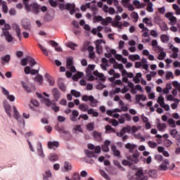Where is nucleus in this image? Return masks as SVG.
<instances>
[{"mask_svg": "<svg viewBox=\"0 0 180 180\" xmlns=\"http://www.w3.org/2000/svg\"><path fill=\"white\" fill-rule=\"evenodd\" d=\"M146 11L147 12H150V13H153V12H154V8H153V3L148 4Z\"/></svg>", "mask_w": 180, "mask_h": 180, "instance_id": "37998d69", "label": "nucleus"}, {"mask_svg": "<svg viewBox=\"0 0 180 180\" xmlns=\"http://www.w3.org/2000/svg\"><path fill=\"white\" fill-rule=\"evenodd\" d=\"M89 44H91V42L86 41L84 44L83 47L81 49V51L84 52L86 51L88 49V47H89Z\"/></svg>", "mask_w": 180, "mask_h": 180, "instance_id": "a18cd8bd", "label": "nucleus"}, {"mask_svg": "<svg viewBox=\"0 0 180 180\" xmlns=\"http://www.w3.org/2000/svg\"><path fill=\"white\" fill-rule=\"evenodd\" d=\"M12 27H13V30L15 31V33H16L18 37H19V39L20 40V36H22L20 27L19 25H18V24H13Z\"/></svg>", "mask_w": 180, "mask_h": 180, "instance_id": "4468645a", "label": "nucleus"}, {"mask_svg": "<svg viewBox=\"0 0 180 180\" xmlns=\"http://www.w3.org/2000/svg\"><path fill=\"white\" fill-rule=\"evenodd\" d=\"M132 133H136V131H139V130H141V126H133L131 127Z\"/></svg>", "mask_w": 180, "mask_h": 180, "instance_id": "e2e57ef3", "label": "nucleus"}, {"mask_svg": "<svg viewBox=\"0 0 180 180\" xmlns=\"http://www.w3.org/2000/svg\"><path fill=\"white\" fill-rule=\"evenodd\" d=\"M79 109L82 112H88L89 109H88V105L86 104L82 103L79 105Z\"/></svg>", "mask_w": 180, "mask_h": 180, "instance_id": "a878e982", "label": "nucleus"}, {"mask_svg": "<svg viewBox=\"0 0 180 180\" xmlns=\"http://www.w3.org/2000/svg\"><path fill=\"white\" fill-rule=\"evenodd\" d=\"M93 75L95 77L100 78V79L102 81V82H105L106 81V79L105 78V75H103V73H101V72H98V70H95L93 72Z\"/></svg>", "mask_w": 180, "mask_h": 180, "instance_id": "2eb2a0df", "label": "nucleus"}, {"mask_svg": "<svg viewBox=\"0 0 180 180\" xmlns=\"http://www.w3.org/2000/svg\"><path fill=\"white\" fill-rule=\"evenodd\" d=\"M157 129L159 130V131H164L165 129H167V124L158 122L157 124Z\"/></svg>", "mask_w": 180, "mask_h": 180, "instance_id": "a211bd4d", "label": "nucleus"}, {"mask_svg": "<svg viewBox=\"0 0 180 180\" xmlns=\"http://www.w3.org/2000/svg\"><path fill=\"white\" fill-rule=\"evenodd\" d=\"M175 169V163L169 161L168 159H165L162 160L160 165L158 167L159 171H174Z\"/></svg>", "mask_w": 180, "mask_h": 180, "instance_id": "f03ea898", "label": "nucleus"}, {"mask_svg": "<svg viewBox=\"0 0 180 180\" xmlns=\"http://www.w3.org/2000/svg\"><path fill=\"white\" fill-rule=\"evenodd\" d=\"M66 68L68 70H70V71H71V72H75L77 71V69H75V66L74 65V64L67 65Z\"/></svg>", "mask_w": 180, "mask_h": 180, "instance_id": "a19ab883", "label": "nucleus"}, {"mask_svg": "<svg viewBox=\"0 0 180 180\" xmlns=\"http://www.w3.org/2000/svg\"><path fill=\"white\" fill-rule=\"evenodd\" d=\"M167 122H168V124H169V126H171L173 128L176 127V125L175 124V120L172 118L169 119Z\"/></svg>", "mask_w": 180, "mask_h": 180, "instance_id": "6e6d98bb", "label": "nucleus"}, {"mask_svg": "<svg viewBox=\"0 0 180 180\" xmlns=\"http://www.w3.org/2000/svg\"><path fill=\"white\" fill-rule=\"evenodd\" d=\"M13 109L14 112L13 117H15L16 120H19L20 119V114H19V112L16 110V107L13 106Z\"/></svg>", "mask_w": 180, "mask_h": 180, "instance_id": "5701e85b", "label": "nucleus"}, {"mask_svg": "<svg viewBox=\"0 0 180 180\" xmlns=\"http://www.w3.org/2000/svg\"><path fill=\"white\" fill-rule=\"evenodd\" d=\"M79 116V112L77 110H72V115H70V119L72 122H77V117Z\"/></svg>", "mask_w": 180, "mask_h": 180, "instance_id": "9d476101", "label": "nucleus"}, {"mask_svg": "<svg viewBox=\"0 0 180 180\" xmlns=\"http://www.w3.org/2000/svg\"><path fill=\"white\" fill-rule=\"evenodd\" d=\"M50 161H53V162L58 160V156L57 155L51 154L49 156Z\"/></svg>", "mask_w": 180, "mask_h": 180, "instance_id": "49530a36", "label": "nucleus"}, {"mask_svg": "<svg viewBox=\"0 0 180 180\" xmlns=\"http://www.w3.org/2000/svg\"><path fill=\"white\" fill-rule=\"evenodd\" d=\"M161 108H163V109H165V110H166V112H169L170 108H169V105L166 104L165 103L162 104V105H160Z\"/></svg>", "mask_w": 180, "mask_h": 180, "instance_id": "69168bd1", "label": "nucleus"}, {"mask_svg": "<svg viewBox=\"0 0 180 180\" xmlns=\"http://www.w3.org/2000/svg\"><path fill=\"white\" fill-rule=\"evenodd\" d=\"M22 88H24L26 92H27L28 94L32 93V89L29 86H27V84H26V82H22Z\"/></svg>", "mask_w": 180, "mask_h": 180, "instance_id": "bb28decb", "label": "nucleus"}, {"mask_svg": "<svg viewBox=\"0 0 180 180\" xmlns=\"http://www.w3.org/2000/svg\"><path fill=\"white\" fill-rule=\"evenodd\" d=\"M51 172L50 170H47L45 172V174H44V179H47V178H51Z\"/></svg>", "mask_w": 180, "mask_h": 180, "instance_id": "052dcab7", "label": "nucleus"}, {"mask_svg": "<svg viewBox=\"0 0 180 180\" xmlns=\"http://www.w3.org/2000/svg\"><path fill=\"white\" fill-rule=\"evenodd\" d=\"M160 39L162 43H167V41H169V38L167 37V34L161 35Z\"/></svg>", "mask_w": 180, "mask_h": 180, "instance_id": "e433bc0d", "label": "nucleus"}, {"mask_svg": "<svg viewBox=\"0 0 180 180\" xmlns=\"http://www.w3.org/2000/svg\"><path fill=\"white\" fill-rule=\"evenodd\" d=\"M103 19V18H102V16H101V15H98V16L95 15L94 17V22L95 23H96V22H102Z\"/></svg>", "mask_w": 180, "mask_h": 180, "instance_id": "bf43d9fd", "label": "nucleus"}, {"mask_svg": "<svg viewBox=\"0 0 180 180\" xmlns=\"http://www.w3.org/2000/svg\"><path fill=\"white\" fill-rule=\"evenodd\" d=\"M88 148L89 150H94V152L86 150L84 151L86 155L85 161L89 162V164H94V160H89V158H98V155H96V154H99L101 153V147L99 146L95 147V146L89 144L88 145Z\"/></svg>", "mask_w": 180, "mask_h": 180, "instance_id": "f257e3e1", "label": "nucleus"}, {"mask_svg": "<svg viewBox=\"0 0 180 180\" xmlns=\"http://www.w3.org/2000/svg\"><path fill=\"white\" fill-rule=\"evenodd\" d=\"M125 148H127V150H129V153H134V149L137 148V145L128 143L125 144Z\"/></svg>", "mask_w": 180, "mask_h": 180, "instance_id": "ddd939ff", "label": "nucleus"}, {"mask_svg": "<svg viewBox=\"0 0 180 180\" xmlns=\"http://www.w3.org/2000/svg\"><path fill=\"white\" fill-rule=\"evenodd\" d=\"M73 180H81V176L79 174L75 173L72 176Z\"/></svg>", "mask_w": 180, "mask_h": 180, "instance_id": "774afa93", "label": "nucleus"}, {"mask_svg": "<svg viewBox=\"0 0 180 180\" xmlns=\"http://www.w3.org/2000/svg\"><path fill=\"white\" fill-rule=\"evenodd\" d=\"M52 95L53 96V98L56 99V102L58 101L60 98H61V93H60V91L56 88L52 89Z\"/></svg>", "mask_w": 180, "mask_h": 180, "instance_id": "f8f14e48", "label": "nucleus"}, {"mask_svg": "<svg viewBox=\"0 0 180 180\" xmlns=\"http://www.w3.org/2000/svg\"><path fill=\"white\" fill-rule=\"evenodd\" d=\"M109 123H112V126H114L115 127H116V126H119V122H117V120L112 119L110 120V121H108Z\"/></svg>", "mask_w": 180, "mask_h": 180, "instance_id": "0e129e2a", "label": "nucleus"}, {"mask_svg": "<svg viewBox=\"0 0 180 180\" xmlns=\"http://www.w3.org/2000/svg\"><path fill=\"white\" fill-rule=\"evenodd\" d=\"M64 168L65 171H71V169H72V165H71L70 162H65Z\"/></svg>", "mask_w": 180, "mask_h": 180, "instance_id": "c85d7f7f", "label": "nucleus"}, {"mask_svg": "<svg viewBox=\"0 0 180 180\" xmlns=\"http://www.w3.org/2000/svg\"><path fill=\"white\" fill-rule=\"evenodd\" d=\"M130 129H131L130 126L123 127L122 129V133H124H124H129L130 131Z\"/></svg>", "mask_w": 180, "mask_h": 180, "instance_id": "338daca9", "label": "nucleus"}, {"mask_svg": "<svg viewBox=\"0 0 180 180\" xmlns=\"http://www.w3.org/2000/svg\"><path fill=\"white\" fill-rule=\"evenodd\" d=\"M39 48L41 49V51H43L44 54H45V56H49V52L47 51L46 47L43 46L41 44H39Z\"/></svg>", "mask_w": 180, "mask_h": 180, "instance_id": "680f3d73", "label": "nucleus"}, {"mask_svg": "<svg viewBox=\"0 0 180 180\" xmlns=\"http://www.w3.org/2000/svg\"><path fill=\"white\" fill-rule=\"evenodd\" d=\"M82 101L83 102H89L90 103V106L92 108H96L98 103H99V101L96 98L94 97V96H88V95H84L82 97Z\"/></svg>", "mask_w": 180, "mask_h": 180, "instance_id": "7ed1b4c3", "label": "nucleus"}, {"mask_svg": "<svg viewBox=\"0 0 180 180\" xmlns=\"http://www.w3.org/2000/svg\"><path fill=\"white\" fill-rule=\"evenodd\" d=\"M148 146L150 148H157V143L155 142H153L151 141H149L148 142Z\"/></svg>", "mask_w": 180, "mask_h": 180, "instance_id": "13d9d810", "label": "nucleus"}, {"mask_svg": "<svg viewBox=\"0 0 180 180\" xmlns=\"http://www.w3.org/2000/svg\"><path fill=\"white\" fill-rule=\"evenodd\" d=\"M160 28L161 29V30H162V32H167V30H168V26L165 22H162L160 24Z\"/></svg>", "mask_w": 180, "mask_h": 180, "instance_id": "c756f323", "label": "nucleus"}, {"mask_svg": "<svg viewBox=\"0 0 180 180\" xmlns=\"http://www.w3.org/2000/svg\"><path fill=\"white\" fill-rule=\"evenodd\" d=\"M157 102L160 106L164 105V103H165V102H164V97L162 96H160L158 98Z\"/></svg>", "mask_w": 180, "mask_h": 180, "instance_id": "603ef678", "label": "nucleus"}, {"mask_svg": "<svg viewBox=\"0 0 180 180\" xmlns=\"http://www.w3.org/2000/svg\"><path fill=\"white\" fill-rule=\"evenodd\" d=\"M65 9H66L67 11H70V9H72L73 8H75V4H70L68 3L64 6Z\"/></svg>", "mask_w": 180, "mask_h": 180, "instance_id": "58836bf2", "label": "nucleus"}, {"mask_svg": "<svg viewBox=\"0 0 180 180\" xmlns=\"http://www.w3.org/2000/svg\"><path fill=\"white\" fill-rule=\"evenodd\" d=\"M32 9L34 13H36V15H39V13L40 12V6L37 4V3H33L32 4Z\"/></svg>", "mask_w": 180, "mask_h": 180, "instance_id": "f3484780", "label": "nucleus"}, {"mask_svg": "<svg viewBox=\"0 0 180 180\" xmlns=\"http://www.w3.org/2000/svg\"><path fill=\"white\" fill-rule=\"evenodd\" d=\"M105 131H109L110 133H116V130L112 128L110 125L105 126Z\"/></svg>", "mask_w": 180, "mask_h": 180, "instance_id": "09e8293b", "label": "nucleus"}, {"mask_svg": "<svg viewBox=\"0 0 180 180\" xmlns=\"http://www.w3.org/2000/svg\"><path fill=\"white\" fill-rule=\"evenodd\" d=\"M2 36H4L8 43H12L13 41V37L12 36V34H11V33H9V31L3 29V34H1V37Z\"/></svg>", "mask_w": 180, "mask_h": 180, "instance_id": "423d86ee", "label": "nucleus"}, {"mask_svg": "<svg viewBox=\"0 0 180 180\" xmlns=\"http://www.w3.org/2000/svg\"><path fill=\"white\" fill-rule=\"evenodd\" d=\"M86 77H88L89 81H95V79H98V78H96L92 75V72L91 71H86Z\"/></svg>", "mask_w": 180, "mask_h": 180, "instance_id": "393cba45", "label": "nucleus"}, {"mask_svg": "<svg viewBox=\"0 0 180 180\" xmlns=\"http://www.w3.org/2000/svg\"><path fill=\"white\" fill-rule=\"evenodd\" d=\"M4 109L6 112L7 115H8L9 117H12V115L11 114V112H12V108L11 107V105L5 104Z\"/></svg>", "mask_w": 180, "mask_h": 180, "instance_id": "4be33fe9", "label": "nucleus"}, {"mask_svg": "<svg viewBox=\"0 0 180 180\" xmlns=\"http://www.w3.org/2000/svg\"><path fill=\"white\" fill-rule=\"evenodd\" d=\"M70 93H71V95H72L75 98H79V96H81V93L79 91H77V90H71Z\"/></svg>", "mask_w": 180, "mask_h": 180, "instance_id": "c03bdc74", "label": "nucleus"}, {"mask_svg": "<svg viewBox=\"0 0 180 180\" xmlns=\"http://www.w3.org/2000/svg\"><path fill=\"white\" fill-rule=\"evenodd\" d=\"M27 63H29L28 56L21 60V65H22V67H26V65H27Z\"/></svg>", "mask_w": 180, "mask_h": 180, "instance_id": "5fc2aeb1", "label": "nucleus"}, {"mask_svg": "<svg viewBox=\"0 0 180 180\" xmlns=\"http://www.w3.org/2000/svg\"><path fill=\"white\" fill-rule=\"evenodd\" d=\"M165 18H167L169 20L172 25H176V17L174 16V14H172V13H167L165 14Z\"/></svg>", "mask_w": 180, "mask_h": 180, "instance_id": "0eeeda50", "label": "nucleus"}, {"mask_svg": "<svg viewBox=\"0 0 180 180\" xmlns=\"http://www.w3.org/2000/svg\"><path fill=\"white\" fill-rule=\"evenodd\" d=\"M28 63H30V66L32 67V68H33V67H34V65L37 64V62H36V60L30 56H28Z\"/></svg>", "mask_w": 180, "mask_h": 180, "instance_id": "2f4dec72", "label": "nucleus"}, {"mask_svg": "<svg viewBox=\"0 0 180 180\" xmlns=\"http://www.w3.org/2000/svg\"><path fill=\"white\" fill-rule=\"evenodd\" d=\"M143 22L147 25L148 26H153V22L148 18H145L143 19Z\"/></svg>", "mask_w": 180, "mask_h": 180, "instance_id": "3c124183", "label": "nucleus"}, {"mask_svg": "<svg viewBox=\"0 0 180 180\" xmlns=\"http://www.w3.org/2000/svg\"><path fill=\"white\" fill-rule=\"evenodd\" d=\"M129 60H131V61H136L137 60H140V55L135 54V55H129L128 56Z\"/></svg>", "mask_w": 180, "mask_h": 180, "instance_id": "b1692460", "label": "nucleus"}, {"mask_svg": "<svg viewBox=\"0 0 180 180\" xmlns=\"http://www.w3.org/2000/svg\"><path fill=\"white\" fill-rule=\"evenodd\" d=\"M37 151L39 157H44V153H43V148H41V143L39 144V148L37 149Z\"/></svg>", "mask_w": 180, "mask_h": 180, "instance_id": "4d7b16f0", "label": "nucleus"}, {"mask_svg": "<svg viewBox=\"0 0 180 180\" xmlns=\"http://www.w3.org/2000/svg\"><path fill=\"white\" fill-rule=\"evenodd\" d=\"M172 8L175 11L176 15H180V8L178 4H173Z\"/></svg>", "mask_w": 180, "mask_h": 180, "instance_id": "ea45409f", "label": "nucleus"}, {"mask_svg": "<svg viewBox=\"0 0 180 180\" xmlns=\"http://www.w3.org/2000/svg\"><path fill=\"white\" fill-rule=\"evenodd\" d=\"M111 150L112 151L115 157H120V151L117 150L116 146L113 145L111 146Z\"/></svg>", "mask_w": 180, "mask_h": 180, "instance_id": "6ab92c4d", "label": "nucleus"}, {"mask_svg": "<svg viewBox=\"0 0 180 180\" xmlns=\"http://www.w3.org/2000/svg\"><path fill=\"white\" fill-rule=\"evenodd\" d=\"M47 82H49V84L51 86H54V84H56V82L54 81V78H53L51 77H49L47 78Z\"/></svg>", "mask_w": 180, "mask_h": 180, "instance_id": "de8ad7c7", "label": "nucleus"}, {"mask_svg": "<svg viewBox=\"0 0 180 180\" xmlns=\"http://www.w3.org/2000/svg\"><path fill=\"white\" fill-rule=\"evenodd\" d=\"M165 57H167V53L165 51H161L158 56V60H160L161 61L164 60Z\"/></svg>", "mask_w": 180, "mask_h": 180, "instance_id": "473e14b6", "label": "nucleus"}, {"mask_svg": "<svg viewBox=\"0 0 180 180\" xmlns=\"http://www.w3.org/2000/svg\"><path fill=\"white\" fill-rule=\"evenodd\" d=\"M60 146V143L58 141H49L48 142V148L50 150H56V148H58Z\"/></svg>", "mask_w": 180, "mask_h": 180, "instance_id": "9b49d317", "label": "nucleus"}, {"mask_svg": "<svg viewBox=\"0 0 180 180\" xmlns=\"http://www.w3.org/2000/svg\"><path fill=\"white\" fill-rule=\"evenodd\" d=\"M35 82H39V84H43V76L37 75L34 78Z\"/></svg>", "mask_w": 180, "mask_h": 180, "instance_id": "7c9ffc66", "label": "nucleus"}, {"mask_svg": "<svg viewBox=\"0 0 180 180\" xmlns=\"http://www.w3.org/2000/svg\"><path fill=\"white\" fill-rule=\"evenodd\" d=\"M2 62L1 63L5 65V63H9L11 60V56L10 55H6L5 56L1 57Z\"/></svg>", "mask_w": 180, "mask_h": 180, "instance_id": "cd10ccee", "label": "nucleus"}, {"mask_svg": "<svg viewBox=\"0 0 180 180\" xmlns=\"http://www.w3.org/2000/svg\"><path fill=\"white\" fill-rule=\"evenodd\" d=\"M148 174L149 175L150 178L155 179L157 178V176H158V174H157V170L155 169L149 170L148 172Z\"/></svg>", "mask_w": 180, "mask_h": 180, "instance_id": "412c9836", "label": "nucleus"}, {"mask_svg": "<svg viewBox=\"0 0 180 180\" xmlns=\"http://www.w3.org/2000/svg\"><path fill=\"white\" fill-rule=\"evenodd\" d=\"M1 89L4 95L6 96L7 99H8L10 102H13L15 101V96H13V95H10L9 91L6 90V89H5L4 87H1Z\"/></svg>", "mask_w": 180, "mask_h": 180, "instance_id": "6e6552de", "label": "nucleus"}, {"mask_svg": "<svg viewBox=\"0 0 180 180\" xmlns=\"http://www.w3.org/2000/svg\"><path fill=\"white\" fill-rule=\"evenodd\" d=\"M88 115H91L93 117H98L99 116V112L95 111L94 108H89L87 111Z\"/></svg>", "mask_w": 180, "mask_h": 180, "instance_id": "aec40b11", "label": "nucleus"}, {"mask_svg": "<svg viewBox=\"0 0 180 180\" xmlns=\"http://www.w3.org/2000/svg\"><path fill=\"white\" fill-rule=\"evenodd\" d=\"M67 47L69 49H71V50H75V47H78V45L76 44H74L72 42H69L66 44Z\"/></svg>", "mask_w": 180, "mask_h": 180, "instance_id": "4c0bfd02", "label": "nucleus"}, {"mask_svg": "<svg viewBox=\"0 0 180 180\" xmlns=\"http://www.w3.org/2000/svg\"><path fill=\"white\" fill-rule=\"evenodd\" d=\"M109 146H110V141H105L104 144L101 147L103 153H109Z\"/></svg>", "mask_w": 180, "mask_h": 180, "instance_id": "dca6fc26", "label": "nucleus"}, {"mask_svg": "<svg viewBox=\"0 0 180 180\" xmlns=\"http://www.w3.org/2000/svg\"><path fill=\"white\" fill-rule=\"evenodd\" d=\"M135 175L136 180H148V176L144 174L143 169H139Z\"/></svg>", "mask_w": 180, "mask_h": 180, "instance_id": "39448f33", "label": "nucleus"}, {"mask_svg": "<svg viewBox=\"0 0 180 180\" xmlns=\"http://www.w3.org/2000/svg\"><path fill=\"white\" fill-rule=\"evenodd\" d=\"M94 136L97 141H101V140H102V134L96 131L94 133Z\"/></svg>", "mask_w": 180, "mask_h": 180, "instance_id": "f704fd0d", "label": "nucleus"}, {"mask_svg": "<svg viewBox=\"0 0 180 180\" xmlns=\"http://www.w3.org/2000/svg\"><path fill=\"white\" fill-rule=\"evenodd\" d=\"M140 152L135 150L132 155H129L127 158V160L131 161L134 164H139L140 162Z\"/></svg>", "mask_w": 180, "mask_h": 180, "instance_id": "20e7f679", "label": "nucleus"}, {"mask_svg": "<svg viewBox=\"0 0 180 180\" xmlns=\"http://www.w3.org/2000/svg\"><path fill=\"white\" fill-rule=\"evenodd\" d=\"M99 172H100L101 175L103 178H105V179L110 180V177H109V176L106 174V172H105V171L100 169Z\"/></svg>", "mask_w": 180, "mask_h": 180, "instance_id": "79ce46f5", "label": "nucleus"}, {"mask_svg": "<svg viewBox=\"0 0 180 180\" xmlns=\"http://www.w3.org/2000/svg\"><path fill=\"white\" fill-rule=\"evenodd\" d=\"M135 99L137 102V103H139V105H140V106H144V105H143V103H140V101H146L147 100V96H146L145 95L143 94H137L135 96Z\"/></svg>", "mask_w": 180, "mask_h": 180, "instance_id": "1a4fd4ad", "label": "nucleus"}, {"mask_svg": "<svg viewBox=\"0 0 180 180\" xmlns=\"http://www.w3.org/2000/svg\"><path fill=\"white\" fill-rule=\"evenodd\" d=\"M165 78H166L167 80L169 79L170 78H172V79H174V73H172V72H171V71L167 72Z\"/></svg>", "mask_w": 180, "mask_h": 180, "instance_id": "864d4df0", "label": "nucleus"}, {"mask_svg": "<svg viewBox=\"0 0 180 180\" xmlns=\"http://www.w3.org/2000/svg\"><path fill=\"white\" fill-rule=\"evenodd\" d=\"M103 50V48L102 45H99V44L96 45V51L97 54H102Z\"/></svg>", "mask_w": 180, "mask_h": 180, "instance_id": "72a5a7b5", "label": "nucleus"}, {"mask_svg": "<svg viewBox=\"0 0 180 180\" xmlns=\"http://www.w3.org/2000/svg\"><path fill=\"white\" fill-rule=\"evenodd\" d=\"M44 99L45 101L46 106H48V108H50V106H51V108L53 107V105H54V103L53 101H51L50 99L46 98H44Z\"/></svg>", "mask_w": 180, "mask_h": 180, "instance_id": "c9c22d12", "label": "nucleus"}, {"mask_svg": "<svg viewBox=\"0 0 180 180\" xmlns=\"http://www.w3.org/2000/svg\"><path fill=\"white\" fill-rule=\"evenodd\" d=\"M1 6H2V11L4 13H8V6L6 5V2H3Z\"/></svg>", "mask_w": 180, "mask_h": 180, "instance_id": "8fccbe9b", "label": "nucleus"}]
</instances>
